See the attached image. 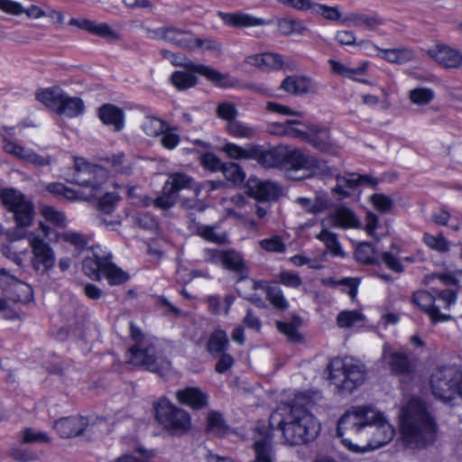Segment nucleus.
Returning a JSON list of instances; mask_svg holds the SVG:
<instances>
[{
    "instance_id": "f257e3e1",
    "label": "nucleus",
    "mask_w": 462,
    "mask_h": 462,
    "mask_svg": "<svg viewBox=\"0 0 462 462\" xmlns=\"http://www.w3.org/2000/svg\"><path fill=\"white\" fill-rule=\"evenodd\" d=\"M284 403L271 414L268 425L259 422L254 441L255 462H274L272 439L273 431L281 433L284 445L296 446L314 440L321 424L310 412L322 401L319 392L286 393Z\"/></svg>"
},
{
    "instance_id": "f03ea898",
    "label": "nucleus",
    "mask_w": 462,
    "mask_h": 462,
    "mask_svg": "<svg viewBox=\"0 0 462 462\" xmlns=\"http://www.w3.org/2000/svg\"><path fill=\"white\" fill-rule=\"evenodd\" d=\"M337 435L350 452L365 454L389 444L395 428L384 411L364 404L352 406L338 419Z\"/></svg>"
},
{
    "instance_id": "7ed1b4c3",
    "label": "nucleus",
    "mask_w": 462,
    "mask_h": 462,
    "mask_svg": "<svg viewBox=\"0 0 462 462\" xmlns=\"http://www.w3.org/2000/svg\"><path fill=\"white\" fill-rule=\"evenodd\" d=\"M398 419L402 440L407 448L420 449L433 442L435 423L420 398L404 400Z\"/></svg>"
},
{
    "instance_id": "20e7f679",
    "label": "nucleus",
    "mask_w": 462,
    "mask_h": 462,
    "mask_svg": "<svg viewBox=\"0 0 462 462\" xmlns=\"http://www.w3.org/2000/svg\"><path fill=\"white\" fill-rule=\"evenodd\" d=\"M82 269L89 278L99 281L104 277L110 285H120L129 280V274L112 262L111 252L98 245L82 260Z\"/></svg>"
},
{
    "instance_id": "39448f33",
    "label": "nucleus",
    "mask_w": 462,
    "mask_h": 462,
    "mask_svg": "<svg viewBox=\"0 0 462 462\" xmlns=\"http://www.w3.org/2000/svg\"><path fill=\"white\" fill-rule=\"evenodd\" d=\"M127 360L134 365L157 373L162 378L171 374V363L163 356L158 341L135 344L128 350Z\"/></svg>"
},
{
    "instance_id": "423d86ee",
    "label": "nucleus",
    "mask_w": 462,
    "mask_h": 462,
    "mask_svg": "<svg viewBox=\"0 0 462 462\" xmlns=\"http://www.w3.org/2000/svg\"><path fill=\"white\" fill-rule=\"evenodd\" d=\"M462 380V370L455 365H438L433 368L430 387L432 395L445 403H450L457 398Z\"/></svg>"
},
{
    "instance_id": "0eeeda50",
    "label": "nucleus",
    "mask_w": 462,
    "mask_h": 462,
    "mask_svg": "<svg viewBox=\"0 0 462 462\" xmlns=\"http://www.w3.org/2000/svg\"><path fill=\"white\" fill-rule=\"evenodd\" d=\"M196 74H199L216 86L220 88H230L235 85L236 80L227 74H221L217 70L202 64H180L175 62V88L183 90L196 85Z\"/></svg>"
},
{
    "instance_id": "6e6552de",
    "label": "nucleus",
    "mask_w": 462,
    "mask_h": 462,
    "mask_svg": "<svg viewBox=\"0 0 462 462\" xmlns=\"http://www.w3.org/2000/svg\"><path fill=\"white\" fill-rule=\"evenodd\" d=\"M328 371L331 383L337 389L348 392L360 385L365 377L364 365L352 357L334 358Z\"/></svg>"
},
{
    "instance_id": "1a4fd4ad",
    "label": "nucleus",
    "mask_w": 462,
    "mask_h": 462,
    "mask_svg": "<svg viewBox=\"0 0 462 462\" xmlns=\"http://www.w3.org/2000/svg\"><path fill=\"white\" fill-rule=\"evenodd\" d=\"M283 147V168H289L292 172L299 171H306V173L301 176H293L290 174L291 178L301 179L322 172L327 169V164L324 161L319 160L318 158L305 153L299 149L290 148L287 146Z\"/></svg>"
},
{
    "instance_id": "9d476101",
    "label": "nucleus",
    "mask_w": 462,
    "mask_h": 462,
    "mask_svg": "<svg viewBox=\"0 0 462 462\" xmlns=\"http://www.w3.org/2000/svg\"><path fill=\"white\" fill-rule=\"evenodd\" d=\"M74 182L91 189L88 196L97 198L101 194V184L107 179L104 166L90 164L83 158L75 159Z\"/></svg>"
},
{
    "instance_id": "9b49d317",
    "label": "nucleus",
    "mask_w": 462,
    "mask_h": 462,
    "mask_svg": "<svg viewBox=\"0 0 462 462\" xmlns=\"http://www.w3.org/2000/svg\"><path fill=\"white\" fill-rule=\"evenodd\" d=\"M2 203L7 210L14 213L18 226L25 227L32 224L33 206L24 195L14 189H4L0 192Z\"/></svg>"
},
{
    "instance_id": "f8f14e48",
    "label": "nucleus",
    "mask_w": 462,
    "mask_h": 462,
    "mask_svg": "<svg viewBox=\"0 0 462 462\" xmlns=\"http://www.w3.org/2000/svg\"><path fill=\"white\" fill-rule=\"evenodd\" d=\"M28 241L32 253L31 260L32 268L42 273L51 270L55 263V254L51 245L36 233H31Z\"/></svg>"
},
{
    "instance_id": "ddd939ff",
    "label": "nucleus",
    "mask_w": 462,
    "mask_h": 462,
    "mask_svg": "<svg viewBox=\"0 0 462 462\" xmlns=\"http://www.w3.org/2000/svg\"><path fill=\"white\" fill-rule=\"evenodd\" d=\"M304 137H300V141H304L314 148L322 152L337 154L339 149L338 143L330 136L327 127L303 123L301 127Z\"/></svg>"
},
{
    "instance_id": "4468645a",
    "label": "nucleus",
    "mask_w": 462,
    "mask_h": 462,
    "mask_svg": "<svg viewBox=\"0 0 462 462\" xmlns=\"http://www.w3.org/2000/svg\"><path fill=\"white\" fill-rule=\"evenodd\" d=\"M128 196L133 199V203L143 207H148L153 204L155 208L162 210H168L173 206V177L171 175L165 181L162 190V195L156 199H152L146 195L139 194L136 187L128 189Z\"/></svg>"
},
{
    "instance_id": "2eb2a0df",
    "label": "nucleus",
    "mask_w": 462,
    "mask_h": 462,
    "mask_svg": "<svg viewBox=\"0 0 462 462\" xmlns=\"http://www.w3.org/2000/svg\"><path fill=\"white\" fill-rule=\"evenodd\" d=\"M244 287H250L254 290H264L267 293V299L272 305L278 310H286L288 308V301L284 298L282 291L277 286L269 285L266 282H256L251 279L241 280L237 285V291L244 297L248 296L244 292Z\"/></svg>"
},
{
    "instance_id": "dca6fc26",
    "label": "nucleus",
    "mask_w": 462,
    "mask_h": 462,
    "mask_svg": "<svg viewBox=\"0 0 462 462\" xmlns=\"http://www.w3.org/2000/svg\"><path fill=\"white\" fill-rule=\"evenodd\" d=\"M142 128L149 136H161L160 142L164 148L173 149V128L163 120L155 116H146Z\"/></svg>"
},
{
    "instance_id": "f3484780",
    "label": "nucleus",
    "mask_w": 462,
    "mask_h": 462,
    "mask_svg": "<svg viewBox=\"0 0 462 462\" xmlns=\"http://www.w3.org/2000/svg\"><path fill=\"white\" fill-rule=\"evenodd\" d=\"M428 53L443 68L457 69L462 66V52L451 46L437 44L429 49Z\"/></svg>"
},
{
    "instance_id": "a211bd4d",
    "label": "nucleus",
    "mask_w": 462,
    "mask_h": 462,
    "mask_svg": "<svg viewBox=\"0 0 462 462\" xmlns=\"http://www.w3.org/2000/svg\"><path fill=\"white\" fill-rule=\"evenodd\" d=\"M2 142L4 151L19 160L39 167H43L50 164L49 157H43L36 153L32 149L21 146L20 144L7 139L4 135H2Z\"/></svg>"
},
{
    "instance_id": "6ab92c4d",
    "label": "nucleus",
    "mask_w": 462,
    "mask_h": 462,
    "mask_svg": "<svg viewBox=\"0 0 462 462\" xmlns=\"http://www.w3.org/2000/svg\"><path fill=\"white\" fill-rule=\"evenodd\" d=\"M377 180L368 176L357 173H345L337 177V186L334 192L339 196V199L346 198L350 195V190L355 189L359 185H376Z\"/></svg>"
},
{
    "instance_id": "aec40b11",
    "label": "nucleus",
    "mask_w": 462,
    "mask_h": 462,
    "mask_svg": "<svg viewBox=\"0 0 462 462\" xmlns=\"http://www.w3.org/2000/svg\"><path fill=\"white\" fill-rule=\"evenodd\" d=\"M413 303L424 313H426L433 323L444 322L450 319L449 315L439 311L435 305V299L431 293L426 291H419L413 294Z\"/></svg>"
},
{
    "instance_id": "412c9836",
    "label": "nucleus",
    "mask_w": 462,
    "mask_h": 462,
    "mask_svg": "<svg viewBox=\"0 0 462 462\" xmlns=\"http://www.w3.org/2000/svg\"><path fill=\"white\" fill-rule=\"evenodd\" d=\"M359 220L352 210L347 208H339L321 220L322 226H334L340 228H356L359 226Z\"/></svg>"
},
{
    "instance_id": "4be33fe9",
    "label": "nucleus",
    "mask_w": 462,
    "mask_h": 462,
    "mask_svg": "<svg viewBox=\"0 0 462 462\" xmlns=\"http://www.w3.org/2000/svg\"><path fill=\"white\" fill-rule=\"evenodd\" d=\"M281 88L292 95L316 93L317 83L306 76H289L281 84Z\"/></svg>"
},
{
    "instance_id": "5701e85b",
    "label": "nucleus",
    "mask_w": 462,
    "mask_h": 462,
    "mask_svg": "<svg viewBox=\"0 0 462 462\" xmlns=\"http://www.w3.org/2000/svg\"><path fill=\"white\" fill-rule=\"evenodd\" d=\"M88 423V420L84 417H67L57 420L54 429L61 438H73L81 434Z\"/></svg>"
},
{
    "instance_id": "b1692460",
    "label": "nucleus",
    "mask_w": 462,
    "mask_h": 462,
    "mask_svg": "<svg viewBox=\"0 0 462 462\" xmlns=\"http://www.w3.org/2000/svg\"><path fill=\"white\" fill-rule=\"evenodd\" d=\"M178 401L193 410H201L208 405V395L199 387H186L176 393Z\"/></svg>"
},
{
    "instance_id": "393cba45",
    "label": "nucleus",
    "mask_w": 462,
    "mask_h": 462,
    "mask_svg": "<svg viewBox=\"0 0 462 462\" xmlns=\"http://www.w3.org/2000/svg\"><path fill=\"white\" fill-rule=\"evenodd\" d=\"M157 423L169 435H173V405L169 399L162 397L153 405Z\"/></svg>"
},
{
    "instance_id": "a878e982",
    "label": "nucleus",
    "mask_w": 462,
    "mask_h": 462,
    "mask_svg": "<svg viewBox=\"0 0 462 462\" xmlns=\"http://www.w3.org/2000/svg\"><path fill=\"white\" fill-rule=\"evenodd\" d=\"M246 62L264 70H278L285 65L282 57L273 52L248 56Z\"/></svg>"
},
{
    "instance_id": "bb28decb",
    "label": "nucleus",
    "mask_w": 462,
    "mask_h": 462,
    "mask_svg": "<svg viewBox=\"0 0 462 462\" xmlns=\"http://www.w3.org/2000/svg\"><path fill=\"white\" fill-rule=\"evenodd\" d=\"M304 122L299 120H287L284 123H271L267 126L268 133L275 135H284L291 138L299 139L304 137L302 125Z\"/></svg>"
},
{
    "instance_id": "cd10ccee",
    "label": "nucleus",
    "mask_w": 462,
    "mask_h": 462,
    "mask_svg": "<svg viewBox=\"0 0 462 462\" xmlns=\"http://www.w3.org/2000/svg\"><path fill=\"white\" fill-rule=\"evenodd\" d=\"M218 15L225 24L234 27H253L265 24L263 19L244 13L221 12Z\"/></svg>"
},
{
    "instance_id": "c85d7f7f",
    "label": "nucleus",
    "mask_w": 462,
    "mask_h": 462,
    "mask_svg": "<svg viewBox=\"0 0 462 462\" xmlns=\"http://www.w3.org/2000/svg\"><path fill=\"white\" fill-rule=\"evenodd\" d=\"M85 109L84 102L78 97H70L65 92L62 94L56 113L66 117H77L83 114Z\"/></svg>"
},
{
    "instance_id": "c756f323",
    "label": "nucleus",
    "mask_w": 462,
    "mask_h": 462,
    "mask_svg": "<svg viewBox=\"0 0 462 462\" xmlns=\"http://www.w3.org/2000/svg\"><path fill=\"white\" fill-rule=\"evenodd\" d=\"M383 360L395 374H404L409 370L410 363L408 357L393 351L388 345L383 346Z\"/></svg>"
},
{
    "instance_id": "7c9ffc66",
    "label": "nucleus",
    "mask_w": 462,
    "mask_h": 462,
    "mask_svg": "<svg viewBox=\"0 0 462 462\" xmlns=\"http://www.w3.org/2000/svg\"><path fill=\"white\" fill-rule=\"evenodd\" d=\"M60 238L72 245L79 253H85L83 259L88 255L90 251L96 245L89 246L91 236L73 230H67L59 235Z\"/></svg>"
},
{
    "instance_id": "2f4dec72",
    "label": "nucleus",
    "mask_w": 462,
    "mask_h": 462,
    "mask_svg": "<svg viewBox=\"0 0 462 462\" xmlns=\"http://www.w3.org/2000/svg\"><path fill=\"white\" fill-rule=\"evenodd\" d=\"M101 121L107 125H113L116 131H120L124 127V112L117 106L106 104L99 108L98 112Z\"/></svg>"
},
{
    "instance_id": "473e14b6",
    "label": "nucleus",
    "mask_w": 462,
    "mask_h": 462,
    "mask_svg": "<svg viewBox=\"0 0 462 462\" xmlns=\"http://www.w3.org/2000/svg\"><path fill=\"white\" fill-rule=\"evenodd\" d=\"M381 97L373 94H363L361 96L362 103L370 107H381L387 109L391 106L390 97L394 93L392 85L383 86L380 88Z\"/></svg>"
},
{
    "instance_id": "72a5a7b5",
    "label": "nucleus",
    "mask_w": 462,
    "mask_h": 462,
    "mask_svg": "<svg viewBox=\"0 0 462 462\" xmlns=\"http://www.w3.org/2000/svg\"><path fill=\"white\" fill-rule=\"evenodd\" d=\"M295 203L310 214L321 213L328 207V199L325 194H317L313 199L299 197L295 199Z\"/></svg>"
},
{
    "instance_id": "f704fd0d",
    "label": "nucleus",
    "mask_w": 462,
    "mask_h": 462,
    "mask_svg": "<svg viewBox=\"0 0 462 462\" xmlns=\"http://www.w3.org/2000/svg\"><path fill=\"white\" fill-rule=\"evenodd\" d=\"M63 92L59 87L40 88L35 92V98L55 112Z\"/></svg>"
},
{
    "instance_id": "c9c22d12",
    "label": "nucleus",
    "mask_w": 462,
    "mask_h": 462,
    "mask_svg": "<svg viewBox=\"0 0 462 462\" xmlns=\"http://www.w3.org/2000/svg\"><path fill=\"white\" fill-rule=\"evenodd\" d=\"M338 327L360 328L365 326L366 319L359 310H344L337 318Z\"/></svg>"
},
{
    "instance_id": "e433bc0d",
    "label": "nucleus",
    "mask_w": 462,
    "mask_h": 462,
    "mask_svg": "<svg viewBox=\"0 0 462 462\" xmlns=\"http://www.w3.org/2000/svg\"><path fill=\"white\" fill-rule=\"evenodd\" d=\"M379 56L391 63L404 64L414 58V53L410 49H383L380 50Z\"/></svg>"
},
{
    "instance_id": "4c0bfd02",
    "label": "nucleus",
    "mask_w": 462,
    "mask_h": 462,
    "mask_svg": "<svg viewBox=\"0 0 462 462\" xmlns=\"http://www.w3.org/2000/svg\"><path fill=\"white\" fill-rule=\"evenodd\" d=\"M45 190L59 200L73 201L79 199V195L74 189L60 182H51L45 186Z\"/></svg>"
},
{
    "instance_id": "58836bf2",
    "label": "nucleus",
    "mask_w": 462,
    "mask_h": 462,
    "mask_svg": "<svg viewBox=\"0 0 462 462\" xmlns=\"http://www.w3.org/2000/svg\"><path fill=\"white\" fill-rule=\"evenodd\" d=\"M253 196L258 200H269L276 198L279 187L271 181H259L255 186H251Z\"/></svg>"
},
{
    "instance_id": "ea45409f",
    "label": "nucleus",
    "mask_w": 462,
    "mask_h": 462,
    "mask_svg": "<svg viewBox=\"0 0 462 462\" xmlns=\"http://www.w3.org/2000/svg\"><path fill=\"white\" fill-rule=\"evenodd\" d=\"M226 130L228 134L239 139H251L256 133L254 127L237 120L226 123Z\"/></svg>"
},
{
    "instance_id": "a19ab883",
    "label": "nucleus",
    "mask_w": 462,
    "mask_h": 462,
    "mask_svg": "<svg viewBox=\"0 0 462 462\" xmlns=\"http://www.w3.org/2000/svg\"><path fill=\"white\" fill-rule=\"evenodd\" d=\"M105 162L104 168L106 166L114 171L116 173L128 175L131 172L130 162H126L125 156L123 152L112 154L101 159Z\"/></svg>"
},
{
    "instance_id": "79ce46f5",
    "label": "nucleus",
    "mask_w": 462,
    "mask_h": 462,
    "mask_svg": "<svg viewBox=\"0 0 462 462\" xmlns=\"http://www.w3.org/2000/svg\"><path fill=\"white\" fill-rule=\"evenodd\" d=\"M283 146H279L262 153L261 163L267 168L284 167Z\"/></svg>"
},
{
    "instance_id": "37998d69",
    "label": "nucleus",
    "mask_w": 462,
    "mask_h": 462,
    "mask_svg": "<svg viewBox=\"0 0 462 462\" xmlns=\"http://www.w3.org/2000/svg\"><path fill=\"white\" fill-rule=\"evenodd\" d=\"M220 151L226 153L229 158L235 160L250 159L254 152V147L244 148L233 143H226L220 148Z\"/></svg>"
},
{
    "instance_id": "c03bdc74",
    "label": "nucleus",
    "mask_w": 462,
    "mask_h": 462,
    "mask_svg": "<svg viewBox=\"0 0 462 462\" xmlns=\"http://www.w3.org/2000/svg\"><path fill=\"white\" fill-rule=\"evenodd\" d=\"M323 226L321 232L317 235V238L324 243L330 253L335 256H343L344 253L335 234L329 232Z\"/></svg>"
},
{
    "instance_id": "a18cd8bd",
    "label": "nucleus",
    "mask_w": 462,
    "mask_h": 462,
    "mask_svg": "<svg viewBox=\"0 0 462 462\" xmlns=\"http://www.w3.org/2000/svg\"><path fill=\"white\" fill-rule=\"evenodd\" d=\"M224 177L234 185H241L245 180V173L236 163H224L221 170Z\"/></svg>"
},
{
    "instance_id": "49530a36",
    "label": "nucleus",
    "mask_w": 462,
    "mask_h": 462,
    "mask_svg": "<svg viewBox=\"0 0 462 462\" xmlns=\"http://www.w3.org/2000/svg\"><path fill=\"white\" fill-rule=\"evenodd\" d=\"M207 430L208 432L222 435L226 430V422L220 412L210 411L207 415Z\"/></svg>"
},
{
    "instance_id": "de8ad7c7",
    "label": "nucleus",
    "mask_w": 462,
    "mask_h": 462,
    "mask_svg": "<svg viewBox=\"0 0 462 462\" xmlns=\"http://www.w3.org/2000/svg\"><path fill=\"white\" fill-rule=\"evenodd\" d=\"M276 325L278 330L284 334L290 341L299 342L301 340L302 337L298 331V328L300 325V319H294L291 322L278 321Z\"/></svg>"
},
{
    "instance_id": "09e8293b",
    "label": "nucleus",
    "mask_w": 462,
    "mask_h": 462,
    "mask_svg": "<svg viewBox=\"0 0 462 462\" xmlns=\"http://www.w3.org/2000/svg\"><path fill=\"white\" fill-rule=\"evenodd\" d=\"M9 295L14 301L29 302L33 299V290L30 284L21 281L14 286Z\"/></svg>"
},
{
    "instance_id": "8fccbe9b",
    "label": "nucleus",
    "mask_w": 462,
    "mask_h": 462,
    "mask_svg": "<svg viewBox=\"0 0 462 462\" xmlns=\"http://www.w3.org/2000/svg\"><path fill=\"white\" fill-rule=\"evenodd\" d=\"M228 345L226 333L222 329H216L208 343V348L210 353H220Z\"/></svg>"
},
{
    "instance_id": "3c124183",
    "label": "nucleus",
    "mask_w": 462,
    "mask_h": 462,
    "mask_svg": "<svg viewBox=\"0 0 462 462\" xmlns=\"http://www.w3.org/2000/svg\"><path fill=\"white\" fill-rule=\"evenodd\" d=\"M422 240L428 247L439 253H446L449 250V242L442 235L433 236L425 233Z\"/></svg>"
},
{
    "instance_id": "603ef678",
    "label": "nucleus",
    "mask_w": 462,
    "mask_h": 462,
    "mask_svg": "<svg viewBox=\"0 0 462 462\" xmlns=\"http://www.w3.org/2000/svg\"><path fill=\"white\" fill-rule=\"evenodd\" d=\"M434 97V91L427 88H417L411 89L409 94L411 102L419 106L429 104L433 100Z\"/></svg>"
},
{
    "instance_id": "864d4df0",
    "label": "nucleus",
    "mask_w": 462,
    "mask_h": 462,
    "mask_svg": "<svg viewBox=\"0 0 462 462\" xmlns=\"http://www.w3.org/2000/svg\"><path fill=\"white\" fill-rule=\"evenodd\" d=\"M41 214L44 218L59 227L66 226V216L62 211L57 210L51 206H42L41 208Z\"/></svg>"
},
{
    "instance_id": "5fc2aeb1",
    "label": "nucleus",
    "mask_w": 462,
    "mask_h": 462,
    "mask_svg": "<svg viewBox=\"0 0 462 462\" xmlns=\"http://www.w3.org/2000/svg\"><path fill=\"white\" fill-rule=\"evenodd\" d=\"M374 208L380 213H389L393 207V199L385 194L375 193L369 199Z\"/></svg>"
},
{
    "instance_id": "6e6d98bb",
    "label": "nucleus",
    "mask_w": 462,
    "mask_h": 462,
    "mask_svg": "<svg viewBox=\"0 0 462 462\" xmlns=\"http://www.w3.org/2000/svg\"><path fill=\"white\" fill-rule=\"evenodd\" d=\"M342 23L348 25H365L370 29H374L375 26L380 24V21L376 17L354 14L345 17L342 20Z\"/></svg>"
},
{
    "instance_id": "4d7b16f0",
    "label": "nucleus",
    "mask_w": 462,
    "mask_h": 462,
    "mask_svg": "<svg viewBox=\"0 0 462 462\" xmlns=\"http://www.w3.org/2000/svg\"><path fill=\"white\" fill-rule=\"evenodd\" d=\"M355 257L358 262L373 263L376 261L375 250L371 244H360L356 249Z\"/></svg>"
},
{
    "instance_id": "13d9d810",
    "label": "nucleus",
    "mask_w": 462,
    "mask_h": 462,
    "mask_svg": "<svg viewBox=\"0 0 462 462\" xmlns=\"http://www.w3.org/2000/svg\"><path fill=\"white\" fill-rule=\"evenodd\" d=\"M220 263L226 268L234 271L242 270L244 265L241 254L235 251H223Z\"/></svg>"
},
{
    "instance_id": "bf43d9fd",
    "label": "nucleus",
    "mask_w": 462,
    "mask_h": 462,
    "mask_svg": "<svg viewBox=\"0 0 462 462\" xmlns=\"http://www.w3.org/2000/svg\"><path fill=\"white\" fill-rule=\"evenodd\" d=\"M191 428V419L188 411L175 408V435L188 432Z\"/></svg>"
},
{
    "instance_id": "052dcab7",
    "label": "nucleus",
    "mask_w": 462,
    "mask_h": 462,
    "mask_svg": "<svg viewBox=\"0 0 462 462\" xmlns=\"http://www.w3.org/2000/svg\"><path fill=\"white\" fill-rule=\"evenodd\" d=\"M370 66L371 63L369 61L364 60L361 61L356 67H350L349 79L365 85H374V83L365 79V76L366 75Z\"/></svg>"
},
{
    "instance_id": "680f3d73",
    "label": "nucleus",
    "mask_w": 462,
    "mask_h": 462,
    "mask_svg": "<svg viewBox=\"0 0 462 462\" xmlns=\"http://www.w3.org/2000/svg\"><path fill=\"white\" fill-rule=\"evenodd\" d=\"M311 13L319 14L330 21H338L341 18V13L337 7L328 6L317 3L313 4Z\"/></svg>"
},
{
    "instance_id": "e2e57ef3",
    "label": "nucleus",
    "mask_w": 462,
    "mask_h": 462,
    "mask_svg": "<svg viewBox=\"0 0 462 462\" xmlns=\"http://www.w3.org/2000/svg\"><path fill=\"white\" fill-rule=\"evenodd\" d=\"M20 282L21 280L14 274H12L9 270L0 266V287L5 292L9 294Z\"/></svg>"
},
{
    "instance_id": "0e129e2a",
    "label": "nucleus",
    "mask_w": 462,
    "mask_h": 462,
    "mask_svg": "<svg viewBox=\"0 0 462 462\" xmlns=\"http://www.w3.org/2000/svg\"><path fill=\"white\" fill-rule=\"evenodd\" d=\"M198 234L209 242L222 244L226 241L225 234L217 233L215 227L213 226H201L198 228Z\"/></svg>"
},
{
    "instance_id": "69168bd1",
    "label": "nucleus",
    "mask_w": 462,
    "mask_h": 462,
    "mask_svg": "<svg viewBox=\"0 0 462 462\" xmlns=\"http://www.w3.org/2000/svg\"><path fill=\"white\" fill-rule=\"evenodd\" d=\"M117 200L118 196L115 192H107L104 194L98 202L99 210L104 214H111L116 208Z\"/></svg>"
},
{
    "instance_id": "338daca9",
    "label": "nucleus",
    "mask_w": 462,
    "mask_h": 462,
    "mask_svg": "<svg viewBox=\"0 0 462 462\" xmlns=\"http://www.w3.org/2000/svg\"><path fill=\"white\" fill-rule=\"evenodd\" d=\"M260 246L267 252L282 253L285 250V245L280 236H272L263 239L259 243Z\"/></svg>"
},
{
    "instance_id": "774afa93",
    "label": "nucleus",
    "mask_w": 462,
    "mask_h": 462,
    "mask_svg": "<svg viewBox=\"0 0 462 462\" xmlns=\"http://www.w3.org/2000/svg\"><path fill=\"white\" fill-rule=\"evenodd\" d=\"M200 162L203 167L212 172L222 170L224 163L212 152H206L200 157Z\"/></svg>"
}]
</instances>
